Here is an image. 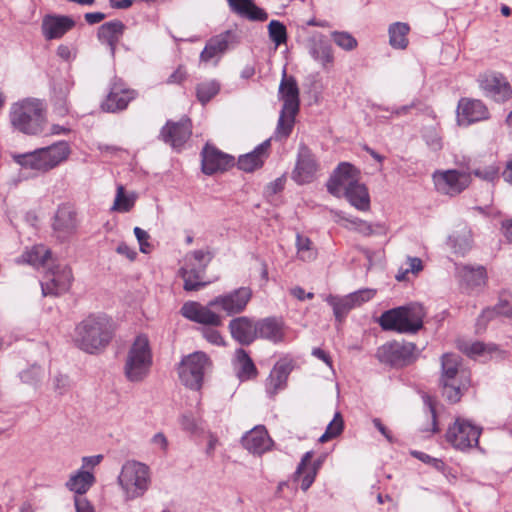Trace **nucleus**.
Segmentation results:
<instances>
[{"label":"nucleus","instance_id":"18","mask_svg":"<svg viewBox=\"0 0 512 512\" xmlns=\"http://www.w3.org/2000/svg\"><path fill=\"white\" fill-rule=\"evenodd\" d=\"M136 96L134 90L125 87L119 79L111 82L110 90L105 100L101 103V109L108 113H116L127 108L129 102Z\"/></svg>","mask_w":512,"mask_h":512},{"label":"nucleus","instance_id":"8","mask_svg":"<svg viewBox=\"0 0 512 512\" xmlns=\"http://www.w3.org/2000/svg\"><path fill=\"white\" fill-rule=\"evenodd\" d=\"M118 483L124 491L126 500H133L144 495L150 485V469L135 460L126 461L118 476Z\"/></svg>","mask_w":512,"mask_h":512},{"label":"nucleus","instance_id":"64","mask_svg":"<svg viewBox=\"0 0 512 512\" xmlns=\"http://www.w3.org/2000/svg\"><path fill=\"white\" fill-rule=\"evenodd\" d=\"M187 76L186 70L179 66L168 78L167 82L170 84H180L182 83Z\"/></svg>","mask_w":512,"mask_h":512},{"label":"nucleus","instance_id":"45","mask_svg":"<svg viewBox=\"0 0 512 512\" xmlns=\"http://www.w3.org/2000/svg\"><path fill=\"white\" fill-rule=\"evenodd\" d=\"M22 257L25 262L33 266L44 265L51 257V251L43 245H38L26 251Z\"/></svg>","mask_w":512,"mask_h":512},{"label":"nucleus","instance_id":"49","mask_svg":"<svg viewBox=\"0 0 512 512\" xmlns=\"http://www.w3.org/2000/svg\"><path fill=\"white\" fill-rule=\"evenodd\" d=\"M312 242L311 240L303 236L301 234H297L296 236V247L298 253L300 254V258L302 260H311L315 257V252L311 249Z\"/></svg>","mask_w":512,"mask_h":512},{"label":"nucleus","instance_id":"16","mask_svg":"<svg viewBox=\"0 0 512 512\" xmlns=\"http://www.w3.org/2000/svg\"><path fill=\"white\" fill-rule=\"evenodd\" d=\"M359 171L348 162H341L330 176L326 186L328 192L335 196H343L344 191L358 180Z\"/></svg>","mask_w":512,"mask_h":512},{"label":"nucleus","instance_id":"10","mask_svg":"<svg viewBox=\"0 0 512 512\" xmlns=\"http://www.w3.org/2000/svg\"><path fill=\"white\" fill-rule=\"evenodd\" d=\"M416 349L413 342L394 340L380 346L376 351V357L383 364L402 368L416 360Z\"/></svg>","mask_w":512,"mask_h":512},{"label":"nucleus","instance_id":"24","mask_svg":"<svg viewBox=\"0 0 512 512\" xmlns=\"http://www.w3.org/2000/svg\"><path fill=\"white\" fill-rule=\"evenodd\" d=\"M75 21L66 15L49 14L44 16L41 30L46 40L60 39L73 29Z\"/></svg>","mask_w":512,"mask_h":512},{"label":"nucleus","instance_id":"31","mask_svg":"<svg viewBox=\"0 0 512 512\" xmlns=\"http://www.w3.org/2000/svg\"><path fill=\"white\" fill-rule=\"evenodd\" d=\"M283 321L276 317H267L256 321V338L278 343L283 340Z\"/></svg>","mask_w":512,"mask_h":512},{"label":"nucleus","instance_id":"23","mask_svg":"<svg viewBox=\"0 0 512 512\" xmlns=\"http://www.w3.org/2000/svg\"><path fill=\"white\" fill-rule=\"evenodd\" d=\"M209 303L203 306L198 302H186L181 307V314L188 320L207 326H221L222 318L210 309Z\"/></svg>","mask_w":512,"mask_h":512},{"label":"nucleus","instance_id":"17","mask_svg":"<svg viewBox=\"0 0 512 512\" xmlns=\"http://www.w3.org/2000/svg\"><path fill=\"white\" fill-rule=\"evenodd\" d=\"M318 168L314 154L306 145L301 144L296 165L292 171V179L300 185L310 183L315 179Z\"/></svg>","mask_w":512,"mask_h":512},{"label":"nucleus","instance_id":"4","mask_svg":"<svg viewBox=\"0 0 512 512\" xmlns=\"http://www.w3.org/2000/svg\"><path fill=\"white\" fill-rule=\"evenodd\" d=\"M278 95L283 101V106L280 111L276 133L280 137L287 138L292 132L295 117L300 107V99L297 81L293 76L288 77L285 69L283 70Z\"/></svg>","mask_w":512,"mask_h":512},{"label":"nucleus","instance_id":"2","mask_svg":"<svg viewBox=\"0 0 512 512\" xmlns=\"http://www.w3.org/2000/svg\"><path fill=\"white\" fill-rule=\"evenodd\" d=\"M425 316L422 304L410 303L383 312L378 322L384 331L416 334L423 328Z\"/></svg>","mask_w":512,"mask_h":512},{"label":"nucleus","instance_id":"60","mask_svg":"<svg viewBox=\"0 0 512 512\" xmlns=\"http://www.w3.org/2000/svg\"><path fill=\"white\" fill-rule=\"evenodd\" d=\"M181 426L185 431L194 433L199 428V422L193 415L184 414L181 417Z\"/></svg>","mask_w":512,"mask_h":512},{"label":"nucleus","instance_id":"63","mask_svg":"<svg viewBox=\"0 0 512 512\" xmlns=\"http://www.w3.org/2000/svg\"><path fill=\"white\" fill-rule=\"evenodd\" d=\"M76 512H94L93 506L83 496L75 497Z\"/></svg>","mask_w":512,"mask_h":512},{"label":"nucleus","instance_id":"57","mask_svg":"<svg viewBox=\"0 0 512 512\" xmlns=\"http://www.w3.org/2000/svg\"><path fill=\"white\" fill-rule=\"evenodd\" d=\"M134 234L138 240V243L140 246V251L145 254L150 253L151 245L148 242V240L150 238L149 234L145 230L141 229L140 227L134 228Z\"/></svg>","mask_w":512,"mask_h":512},{"label":"nucleus","instance_id":"36","mask_svg":"<svg viewBox=\"0 0 512 512\" xmlns=\"http://www.w3.org/2000/svg\"><path fill=\"white\" fill-rule=\"evenodd\" d=\"M312 456H313L312 451L306 452L303 455V457H302L300 463L298 464L297 469L293 475L294 481H300V478L303 475V478L301 479V486H300L303 491H307L310 488V486L313 484L316 474H317L318 467H319V464H316V463H314L312 466H308L311 462Z\"/></svg>","mask_w":512,"mask_h":512},{"label":"nucleus","instance_id":"32","mask_svg":"<svg viewBox=\"0 0 512 512\" xmlns=\"http://www.w3.org/2000/svg\"><path fill=\"white\" fill-rule=\"evenodd\" d=\"M270 147V140H265L259 144L253 151L241 155L238 158L237 166L240 170L245 172H253L261 168L265 159L268 157V149Z\"/></svg>","mask_w":512,"mask_h":512},{"label":"nucleus","instance_id":"30","mask_svg":"<svg viewBox=\"0 0 512 512\" xmlns=\"http://www.w3.org/2000/svg\"><path fill=\"white\" fill-rule=\"evenodd\" d=\"M461 284L469 290L482 288L487 282V272L484 266L462 265L457 267Z\"/></svg>","mask_w":512,"mask_h":512},{"label":"nucleus","instance_id":"53","mask_svg":"<svg viewBox=\"0 0 512 512\" xmlns=\"http://www.w3.org/2000/svg\"><path fill=\"white\" fill-rule=\"evenodd\" d=\"M217 326H207L200 328L202 336L211 344L224 345V339L220 332L216 330Z\"/></svg>","mask_w":512,"mask_h":512},{"label":"nucleus","instance_id":"40","mask_svg":"<svg viewBox=\"0 0 512 512\" xmlns=\"http://www.w3.org/2000/svg\"><path fill=\"white\" fill-rule=\"evenodd\" d=\"M95 482V477L88 471L80 470L77 474L70 477L66 486L75 493L82 496Z\"/></svg>","mask_w":512,"mask_h":512},{"label":"nucleus","instance_id":"38","mask_svg":"<svg viewBox=\"0 0 512 512\" xmlns=\"http://www.w3.org/2000/svg\"><path fill=\"white\" fill-rule=\"evenodd\" d=\"M410 27L404 22H395L389 26V44L394 49L404 50L408 46V33Z\"/></svg>","mask_w":512,"mask_h":512},{"label":"nucleus","instance_id":"12","mask_svg":"<svg viewBox=\"0 0 512 512\" xmlns=\"http://www.w3.org/2000/svg\"><path fill=\"white\" fill-rule=\"evenodd\" d=\"M433 180L437 191L441 194L456 196L471 183V173L467 170L450 169L436 171Z\"/></svg>","mask_w":512,"mask_h":512},{"label":"nucleus","instance_id":"28","mask_svg":"<svg viewBox=\"0 0 512 512\" xmlns=\"http://www.w3.org/2000/svg\"><path fill=\"white\" fill-rule=\"evenodd\" d=\"M272 444L266 428L262 425L256 426L242 437V445L253 454L266 452Z\"/></svg>","mask_w":512,"mask_h":512},{"label":"nucleus","instance_id":"3","mask_svg":"<svg viewBox=\"0 0 512 512\" xmlns=\"http://www.w3.org/2000/svg\"><path fill=\"white\" fill-rule=\"evenodd\" d=\"M461 357L453 353H445L441 357V375L439 386L442 396L450 403L460 401L469 386L466 372L460 370Z\"/></svg>","mask_w":512,"mask_h":512},{"label":"nucleus","instance_id":"59","mask_svg":"<svg viewBox=\"0 0 512 512\" xmlns=\"http://www.w3.org/2000/svg\"><path fill=\"white\" fill-rule=\"evenodd\" d=\"M344 428V421L340 412H336L332 421L326 427V431L330 432L333 437L341 434Z\"/></svg>","mask_w":512,"mask_h":512},{"label":"nucleus","instance_id":"42","mask_svg":"<svg viewBox=\"0 0 512 512\" xmlns=\"http://www.w3.org/2000/svg\"><path fill=\"white\" fill-rule=\"evenodd\" d=\"M311 56L326 65L333 62L332 48L328 42L323 39L314 40L310 47Z\"/></svg>","mask_w":512,"mask_h":512},{"label":"nucleus","instance_id":"56","mask_svg":"<svg viewBox=\"0 0 512 512\" xmlns=\"http://www.w3.org/2000/svg\"><path fill=\"white\" fill-rule=\"evenodd\" d=\"M460 349L469 357H476L479 355L484 354V352L487 349V346L482 342H473V343H467L460 347Z\"/></svg>","mask_w":512,"mask_h":512},{"label":"nucleus","instance_id":"61","mask_svg":"<svg viewBox=\"0 0 512 512\" xmlns=\"http://www.w3.org/2000/svg\"><path fill=\"white\" fill-rule=\"evenodd\" d=\"M494 308L498 315L512 317V301L500 298Z\"/></svg>","mask_w":512,"mask_h":512},{"label":"nucleus","instance_id":"52","mask_svg":"<svg viewBox=\"0 0 512 512\" xmlns=\"http://www.w3.org/2000/svg\"><path fill=\"white\" fill-rule=\"evenodd\" d=\"M470 173L474 174L476 177L482 180L492 182L499 176V167L495 164H491L485 167L477 168Z\"/></svg>","mask_w":512,"mask_h":512},{"label":"nucleus","instance_id":"46","mask_svg":"<svg viewBox=\"0 0 512 512\" xmlns=\"http://www.w3.org/2000/svg\"><path fill=\"white\" fill-rule=\"evenodd\" d=\"M268 34L270 40L275 44L276 47L285 44L287 41L286 26L278 20L270 21L268 25Z\"/></svg>","mask_w":512,"mask_h":512},{"label":"nucleus","instance_id":"54","mask_svg":"<svg viewBox=\"0 0 512 512\" xmlns=\"http://www.w3.org/2000/svg\"><path fill=\"white\" fill-rule=\"evenodd\" d=\"M424 404L427 406L429 413L431 415V428L426 429L425 431H429L431 433H437L439 431L438 424H437V413H436V407H435V400L429 396L425 395L423 397Z\"/></svg>","mask_w":512,"mask_h":512},{"label":"nucleus","instance_id":"29","mask_svg":"<svg viewBox=\"0 0 512 512\" xmlns=\"http://www.w3.org/2000/svg\"><path fill=\"white\" fill-rule=\"evenodd\" d=\"M45 171L48 172L66 161L71 153L66 141H59L50 146L40 148Z\"/></svg>","mask_w":512,"mask_h":512},{"label":"nucleus","instance_id":"7","mask_svg":"<svg viewBox=\"0 0 512 512\" xmlns=\"http://www.w3.org/2000/svg\"><path fill=\"white\" fill-rule=\"evenodd\" d=\"M213 258L214 253L209 248L186 254L184 265L179 270V275L184 281L183 288L185 291H198L208 284L204 280V275Z\"/></svg>","mask_w":512,"mask_h":512},{"label":"nucleus","instance_id":"62","mask_svg":"<svg viewBox=\"0 0 512 512\" xmlns=\"http://www.w3.org/2000/svg\"><path fill=\"white\" fill-rule=\"evenodd\" d=\"M284 185H285V178L279 177V178L275 179L274 181L270 182L266 186L265 193L269 196L276 195L277 193H279L280 191H282L284 189Z\"/></svg>","mask_w":512,"mask_h":512},{"label":"nucleus","instance_id":"25","mask_svg":"<svg viewBox=\"0 0 512 512\" xmlns=\"http://www.w3.org/2000/svg\"><path fill=\"white\" fill-rule=\"evenodd\" d=\"M457 118L460 125H469L489 118V111L480 100L461 99L457 107Z\"/></svg>","mask_w":512,"mask_h":512},{"label":"nucleus","instance_id":"19","mask_svg":"<svg viewBox=\"0 0 512 512\" xmlns=\"http://www.w3.org/2000/svg\"><path fill=\"white\" fill-rule=\"evenodd\" d=\"M201 168L206 175L224 172L234 165V157L206 144L201 152Z\"/></svg>","mask_w":512,"mask_h":512},{"label":"nucleus","instance_id":"11","mask_svg":"<svg viewBox=\"0 0 512 512\" xmlns=\"http://www.w3.org/2000/svg\"><path fill=\"white\" fill-rule=\"evenodd\" d=\"M481 433V427L473 425L468 420L457 418L454 424L449 426L446 440L455 449L466 451L478 446Z\"/></svg>","mask_w":512,"mask_h":512},{"label":"nucleus","instance_id":"22","mask_svg":"<svg viewBox=\"0 0 512 512\" xmlns=\"http://www.w3.org/2000/svg\"><path fill=\"white\" fill-rule=\"evenodd\" d=\"M77 213L70 204H62L58 207L54 219L53 230L60 240H65L77 229Z\"/></svg>","mask_w":512,"mask_h":512},{"label":"nucleus","instance_id":"35","mask_svg":"<svg viewBox=\"0 0 512 512\" xmlns=\"http://www.w3.org/2000/svg\"><path fill=\"white\" fill-rule=\"evenodd\" d=\"M235 35L232 31L227 30L219 35L212 37L205 45L200 54L201 61L208 62L215 56L224 53L229 43L234 39Z\"/></svg>","mask_w":512,"mask_h":512},{"label":"nucleus","instance_id":"13","mask_svg":"<svg viewBox=\"0 0 512 512\" xmlns=\"http://www.w3.org/2000/svg\"><path fill=\"white\" fill-rule=\"evenodd\" d=\"M250 287H239L228 293L219 295L209 301V306L219 308L228 316L242 313L252 298Z\"/></svg>","mask_w":512,"mask_h":512},{"label":"nucleus","instance_id":"27","mask_svg":"<svg viewBox=\"0 0 512 512\" xmlns=\"http://www.w3.org/2000/svg\"><path fill=\"white\" fill-rule=\"evenodd\" d=\"M228 328L232 338L241 345H250L256 339V322L247 316L233 318Z\"/></svg>","mask_w":512,"mask_h":512},{"label":"nucleus","instance_id":"48","mask_svg":"<svg viewBox=\"0 0 512 512\" xmlns=\"http://www.w3.org/2000/svg\"><path fill=\"white\" fill-rule=\"evenodd\" d=\"M134 205V199L125 194L124 187L119 185L117 187V193L114 200L113 210L128 212Z\"/></svg>","mask_w":512,"mask_h":512},{"label":"nucleus","instance_id":"14","mask_svg":"<svg viewBox=\"0 0 512 512\" xmlns=\"http://www.w3.org/2000/svg\"><path fill=\"white\" fill-rule=\"evenodd\" d=\"M375 293L373 289H361L344 297L329 295L326 302L333 308L336 320L341 322L352 309L371 300Z\"/></svg>","mask_w":512,"mask_h":512},{"label":"nucleus","instance_id":"6","mask_svg":"<svg viewBox=\"0 0 512 512\" xmlns=\"http://www.w3.org/2000/svg\"><path fill=\"white\" fill-rule=\"evenodd\" d=\"M151 366L152 352L149 340L145 335H139L128 350L124 364L125 377L130 382H142L149 375Z\"/></svg>","mask_w":512,"mask_h":512},{"label":"nucleus","instance_id":"55","mask_svg":"<svg viewBox=\"0 0 512 512\" xmlns=\"http://www.w3.org/2000/svg\"><path fill=\"white\" fill-rule=\"evenodd\" d=\"M496 316H498L496 310L494 307H487L485 308L480 316L477 318L476 321V327L477 331L485 330L487 324L494 319Z\"/></svg>","mask_w":512,"mask_h":512},{"label":"nucleus","instance_id":"47","mask_svg":"<svg viewBox=\"0 0 512 512\" xmlns=\"http://www.w3.org/2000/svg\"><path fill=\"white\" fill-rule=\"evenodd\" d=\"M352 223L355 225V230L364 236L383 235L386 233L384 224H371L361 219H355Z\"/></svg>","mask_w":512,"mask_h":512},{"label":"nucleus","instance_id":"1","mask_svg":"<svg viewBox=\"0 0 512 512\" xmlns=\"http://www.w3.org/2000/svg\"><path fill=\"white\" fill-rule=\"evenodd\" d=\"M114 335L112 319L105 314H90L75 327L74 343L89 354L102 352Z\"/></svg>","mask_w":512,"mask_h":512},{"label":"nucleus","instance_id":"39","mask_svg":"<svg viewBox=\"0 0 512 512\" xmlns=\"http://www.w3.org/2000/svg\"><path fill=\"white\" fill-rule=\"evenodd\" d=\"M235 354L240 365L237 371L238 378L241 381L255 378L258 374V371L248 353L244 349L239 348L236 350Z\"/></svg>","mask_w":512,"mask_h":512},{"label":"nucleus","instance_id":"33","mask_svg":"<svg viewBox=\"0 0 512 512\" xmlns=\"http://www.w3.org/2000/svg\"><path fill=\"white\" fill-rule=\"evenodd\" d=\"M291 370L292 367L289 363L277 362L275 364L266 382V392L270 397H274L279 390L286 387Z\"/></svg>","mask_w":512,"mask_h":512},{"label":"nucleus","instance_id":"20","mask_svg":"<svg viewBox=\"0 0 512 512\" xmlns=\"http://www.w3.org/2000/svg\"><path fill=\"white\" fill-rule=\"evenodd\" d=\"M480 87L487 97L496 102H504L512 95V89L501 73H486L480 76Z\"/></svg>","mask_w":512,"mask_h":512},{"label":"nucleus","instance_id":"50","mask_svg":"<svg viewBox=\"0 0 512 512\" xmlns=\"http://www.w3.org/2000/svg\"><path fill=\"white\" fill-rule=\"evenodd\" d=\"M423 139L426 145L434 152L440 151L443 147L442 137L433 127L424 130Z\"/></svg>","mask_w":512,"mask_h":512},{"label":"nucleus","instance_id":"26","mask_svg":"<svg viewBox=\"0 0 512 512\" xmlns=\"http://www.w3.org/2000/svg\"><path fill=\"white\" fill-rule=\"evenodd\" d=\"M126 30V25L118 19H114L103 23L97 29L98 41L106 45L109 49L111 57H115L117 44L123 37Z\"/></svg>","mask_w":512,"mask_h":512},{"label":"nucleus","instance_id":"34","mask_svg":"<svg viewBox=\"0 0 512 512\" xmlns=\"http://www.w3.org/2000/svg\"><path fill=\"white\" fill-rule=\"evenodd\" d=\"M230 9L251 21H266L268 19V13L258 7L254 0H227Z\"/></svg>","mask_w":512,"mask_h":512},{"label":"nucleus","instance_id":"44","mask_svg":"<svg viewBox=\"0 0 512 512\" xmlns=\"http://www.w3.org/2000/svg\"><path fill=\"white\" fill-rule=\"evenodd\" d=\"M220 91V84L216 80L205 81L197 85L196 96L198 101L205 105Z\"/></svg>","mask_w":512,"mask_h":512},{"label":"nucleus","instance_id":"21","mask_svg":"<svg viewBox=\"0 0 512 512\" xmlns=\"http://www.w3.org/2000/svg\"><path fill=\"white\" fill-rule=\"evenodd\" d=\"M47 280L41 283L42 293L47 295H60L66 292L73 279L72 271L68 266L56 267L51 269L47 275Z\"/></svg>","mask_w":512,"mask_h":512},{"label":"nucleus","instance_id":"58","mask_svg":"<svg viewBox=\"0 0 512 512\" xmlns=\"http://www.w3.org/2000/svg\"><path fill=\"white\" fill-rule=\"evenodd\" d=\"M412 455L414 457H416L417 459H419L420 461H422L426 464L432 465L438 471H443V469L445 467V464L442 460L431 457L430 455H428L424 452L415 451L412 453Z\"/></svg>","mask_w":512,"mask_h":512},{"label":"nucleus","instance_id":"41","mask_svg":"<svg viewBox=\"0 0 512 512\" xmlns=\"http://www.w3.org/2000/svg\"><path fill=\"white\" fill-rule=\"evenodd\" d=\"M448 241L455 253L464 255L472 246L471 231L467 227H464L462 231L454 232L449 236Z\"/></svg>","mask_w":512,"mask_h":512},{"label":"nucleus","instance_id":"9","mask_svg":"<svg viewBox=\"0 0 512 512\" xmlns=\"http://www.w3.org/2000/svg\"><path fill=\"white\" fill-rule=\"evenodd\" d=\"M210 365L209 357L203 352H194L183 357L177 368L181 383L191 390H200Z\"/></svg>","mask_w":512,"mask_h":512},{"label":"nucleus","instance_id":"43","mask_svg":"<svg viewBox=\"0 0 512 512\" xmlns=\"http://www.w3.org/2000/svg\"><path fill=\"white\" fill-rule=\"evenodd\" d=\"M15 161L22 167L46 172L40 148L30 153L15 156Z\"/></svg>","mask_w":512,"mask_h":512},{"label":"nucleus","instance_id":"5","mask_svg":"<svg viewBox=\"0 0 512 512\" xmlns=\"http://www.w3.org/2000/svg\"><path fill=\"white\" fill-rule=\"evenodd\" d=\"M13 128L26 135H38L44 131L46 118L38 100L26 99L14 103L10 109Z\"/></svg>","mask_w":512,"mask_h":512},{"label":"nucleus","instance_id":"37","mask_svg":"<svg viewBox=\"0 0 512 512\" xmlns=\"http://www.w3.org/2000/svg\"><path fill=\"white\" fill-rule=\"evenodd\" d=\"M343 196L349 203L361 211H367L370 208V196L364 184L357 182L344 191Z\"/></svg>","mask_w":512,"mask_h":512},{"label":"nucleus","instance_id":"51","mask_svg":"<svg viewBox=\"0 0 512 512\" xmlns=\"http://www.w3.org/2000/svg\"><path fill=\"white\" fill-rule=\"evenodd\" d=\"M332 38L339 47L347 51L353 50L357 46V40L348 32L335 31L332 33Z\"/></svg>","mask_w":512,"mask_h":512},{"label":"nucleus","instance_id":"15","mask_svg":"<svg viewBox=\"0 0 512 512\" xmlns=\"http://www.w3.org/2000/svg\"><path fill=\"white\" fill-rule=\"evenodd\" d=\"M192 134V123L187 117L177 122L167 121L162 127L159 137L174 150H180Z\"/></svg>","mask_w":512,"mask_h":512}]
</instances>
